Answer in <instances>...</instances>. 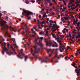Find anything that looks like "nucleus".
Segmentation results:
<instances>
[{"instance_id": "nucleus-1", "label": "nucleus", "mask_w": 80, "mask_h": 80, "mask_svg": "<svg viewBox=\"0 0 80 80\" xmlns=\"http://www.w3.org/2000/svg\"><path fill=\"white\" fill-rule=\"evenodd\" d=\"M33 48H34V52L32 50V48H31V53H32V55L35 57L36 58H37L39 56L38 54V53L40 52V50L39 48L37 47V46H33Z\"/></svg>"}, {"instance_id": "nucleus-2", "label": "nucleus", "mask_w": 80, "mask_h": 80, "mask_svg": "<svg viewBox=\"0 0 80 80\" xmlns=\"http://www.w3.org/2000/svg\"><path fill=\"white\" fill-rule=\"evenodd\" d=\"M43 37L40 38L38 37L37 38H36L34 40L35 44H37L40 46H43V44L42 43V41L40 40V39L41 40H43Z\"/></svg>"}, {"instance_id": "nucleus-3", "label": "nucleus", "mask_w": 80, "mask_h": 80, "mask_svg": "<svg viewBox=\"0 0 80 80\" xmlns=\"http://www.w3.org/2000/svg\"><path fill=\"white\" fill-rule=\"evenodd\" d=\"M24 12L25 13L28 20H30V12L28 11L24 10Z\"/></svg>"}, {"instance_id": "nucleus-4", "label": "nucleus", "mask_w": 80, "mask_h": 80, "mask_svg": "<svg viewBox=\"0 0 80 80\" xmlns=\"http://www.w3.org/2000/svg\"><path fill=\"white\" fill-rule=\"evenodd\" d=\"M58 51H55V52H54L55 57H56V58H57V57H58V60H59V59H60V58H61V57H62V55L60 54L58 56Z\"/></svg>"}, {"instance_id": "nucleus-5", "label": "nucleus", "mask_w": 80, "mask_h": 80, "mask_svg": "<svg viewBox=\"0 0 80 80\" xmlns=\"http://www.w3.org/2000/svg\"><path fill=\"white\" fill-rule=\"evenodd\" d=\"M4 44L5 45H4V49H3V50L6 51V53H7V54H8V55H10V53L7 52L8 51V49H7V48H6V47H5V45H7V43L6 42H4Z\"/></svg>"}, {"instance_id": "nucleus-6", "label": "nucleus", "mask_w": 80, "mask_h": 80, "mask_svg": "<svg viewBox=\"0 0 80 80\" xmlns=\"http://www.w3.org/2000/svg\"><path fill=\"white\" fill-rule=\"evenodd\" d=\"M22 51H23V49H21L20 53H19V54L18 55H17L18 57V58H20V59H22V58H21V57L20 56H21V55H20V53L22 52Z\"/></svg>"}, {"instance_id": "nucleus-7", "label": "nucleus", "mask_w": 80, "mask_h": 80, "mask_svg": "<svg viewBox=\"0 0 80 80\" xmlns=\"http://www.w3.org/2000/svg\"><path fill=\"white\" fill-rule=\"evenodd\" d=\"M6 23L7 22L6 21H3L2 20L0 22V24L1 26H3L4 23Z\"/></svg>"}, {"instance_id": "nucleus-8", "label": "nucleus", "mask_w": 80, "mask_h": 80, "mask_svg": "<svg viewBox=\"0 0 80 80\" xmlns=\"http://www.w3.org/2000/svg\"><path fill=\"white\" fill-rule=\"evenodd\" d=\"M45 42L46 43V45L47 46H49V44L48 43V41H47V39L45 38L44 39Z\"/></svg>"}, {"instance_id": "nucleus-9", "label": "nucleus", "mask_w": 80, "mask_h": 80, "mask_svg": "<svg viewBox=\"0 0 80 80\" xmlns=\"http://www.w3.org/2000/svg\"><path fill=\"white\" fill-rule=\"evenodd\" d=\"M54 49H48L47 50V52H48V53H49V52H50V51H54Z\"/></svg>"}, {"instance_id": "nucleus-10", "label": "nucleus", "mask_w": 80, "mask_h": 80, "mask_svg": "<svg viewBox=\"0 0 80 80\" xmlns=\"http://www.w3.org/2000/svg\"><path fill=\"white\" fill-rule=\"evenodd\" d=\"M53 42H52V41H49V47H51V46L53 45Z\"/></svg>"}, {"instance_id": "nucleus-11", "label": "nucleus", "mask_w": 80, "mask_h": 80, "mask_svg": "<svg viewBox=\"0 0 80 80\" xmlns=\"http://www.w3.org/2000/svg\"><path fill=\"white\" fill-rule=\"evenodd\" d=\"M78 22V21L77 20V21H74V22H73V24L74 25H75V23L76 24H78V22Z\"/></svg>"}, {"instance_id": "nucleus-12", "label": "nucleus", "mask_w": 80, "mask_h": 80, "mask_svg": "<svg viewBox=\"0 0 80 80\" xmlns=\"http://www.w3.org/2000/svg\"><path fill=\"white\" fill-rule=\"evenodd\" d=\"M54 43L56 45V47H58V44L57 43V42L53 41Z\"/></svg>"}, {"instance_id": "nucleus-13", "label": "nucleus", "mask_w": 80, "mask_h": 80, "mask_svg": "<svg viewBox=\"0 0 80 80\" xmlns=\"http://www.w3.org/2000/svg\"><path fill=\"white\" fill-rule=\"evenodd\" d=\"M6 35H7L8 36V37H11V36L9 34H8V33H7V32H6Z\"/></svg>"}, {"instance_id": "nucleus-14", "label": "nucleus", "mask_w": 80, "mask_h": 80, "mask_svg": "<svg viewBox=\"0 0 80 80\" xmlns=\"http://www.w3.org/2000/svg\"><path fill=\"white\" fill-rule=\"evenodd\" d=\"M53 26L54 27H55V28H59V27L57 26L56 25L54 24H53Z\"/></svg>"}, {"instance_id": "nucleus-15", "label": "nucleus", "mask_w": 80, "mask_h": 80, "mask_svg": "<svg viewBox=\"0 0 80 80\" xmlns=\"http://www.w3.org/2000/svg\"><path fill=\"white\" fill-rule=\"evenodd\" d=\"M79 73H80V72H79V71H77L76 72V73H77V75L78 76V77H79Z\"/></svg>"}, {"instance_id": "nucleus-16", "label": "nucleus", "mask_w": 80, "mask_h": 80, "mask_svg": "<svg viewBox=\"0 0 80 80\" xmlns=\"http://www.w3.org/2000/svg\"><path fill=\"white\" fill-rule=\"evenodd\" d=\"M43 62H45V63H47V62L44 60H41V63H43Z\"/></svg>"}, {"instance_id": "nucleus-17", "label": "nucleus", "mask_w": 80, "mask_h": 80, "mask_svg": "<svg viewBox=\"0 0 80 80\" xmlns=\"http://www.w3.org/2000/svg\"><path fill=\"white\" fill-rule=\"evenodd\" d=\"M57 42H59V43H62V41L61 40H60V39L59 40H57Z\"/></svg>"}, {"instance_id": "nucleus-18", "label": "nucleus", "mask_w": 80, "mask_h": 80, "mask_svg": "<svg viewBox=\"0 0 80 80\" xmlns=\"http://www.w3.org/2000/svg\"><path fill=\"white\" fill-rule=\"evenodd\" d=\"M46 1H45L44 4H45V6H46V5H47V4H48V2H47Z\"/></svg>"}, {"instance_id": "nucleus-19", "label": "nucleus", "mask_w": 80, "mask_h": 80, "mask_svg": "<svg viewBox=\"0 0 80 80\" xmlns=\"http://www.w3.org/2000/svg\"><path fill=\"white\" fill-rule=\"evenodd\" d=\"M56 40H59L60 39V38H59V37H57L55 39Z\"/></svg>"}, {"instance_id": "nucleus-20", "label": "nucleus", "mask_w": 80, "mask_h": 80, "mask_svg": "<svg viewBox=\"0 0 80 80\" xmlns=\"http://www.w3.org/2000/svg\"><path fill=\"white\" fill-rule=\"evenodd\" d=\"M43 33H44L43 32H41L39 33V34L40 35H43Z\"/></svg>"}, {"instance_id": "nucleus-21", "label": "nucleus", "mask_w": 80, "mask_h": 80, "mask_svg": "<svg viewBox=\"0 0 80 80\" xmlns=\"http://www.w3.org/2000/svg\"><path fill=\"white\" fill-rule=\"evenodd\" d=\"M64 18L65 20H68V18L67 17H65Z\"/></svg>"}, {"instance_id": "nucleus-22", "label": "nucleus", "mask_w": 80, "mask_h": 80, "mask_svg": "<svg viewBox=\"0 0 80 80\" xmlns=\"http://www.w3.org/2000/svg\"><path fill=\"white\" fill-rule=\"evenodd\" d=\"M63 50H64V49H63V48H62V50H60V52H63Z\"/></svg>"}, {"instance_id": "nucleus-23", "label": "nucleus", "mask_w": 80, "mask_h": 80, "mask_svg": "<svg viewBox=\"0 0 80 80\" xmlns=\"http://www.w3.org/2000/svg\"><path fill=\"white\" fill-rule=\"evenodd\" d=\"M8 16H6L5 17V19L6 20H8Z\"/></svg>"}, {"instance_id": "nucleus-24", "label": "nucleus", "mask_w": 80, "mask_h": 80, "mask_svg": "<svg viewBox=\"0 0 80 80\" xmlns=\"http://www.w3.org/2000/svg\"><path fill=\"white\" fill-rule=\"evenodd\" d=\"M72 3V2L71 1H70L68 3V5H71Z\"/></svg>"}, {"instance_id": "nucleus-25", "label": "nucleus", "mask_w": 80, "mask_h": 80, "mask_svg": "<svg viewBox=\"0 0 80 80\" xmlns=\"http://www.w3.org/2000/svg\"><path fill=\"white\" fill-rule=\"evenodd\" d=\"M21 34H22V35H24V34H25V31H23L22 32Z\"/></svg>"}, {"instance_id": "nucleus-26", "label": "nucleus", "mask_w": 80, "mask_h": 80, "mask_svg": "<svg viewBox=\"0 0 80 80\" xmlns=\"http://www.w3.org/2000/svg\"><path fill=\"white\" fill-rule=\"evenodd\" d=\"M45 35L46 36H48V32H46V33L45 34Z\"/></svg>"}, {"instance_id": "nucleus-27", "label": "nucleus", "mask_w": 80, "mask_h": 80, "mask_svg": "<svg viewBox=\"0 0 80 80\" xmlns=\"http://www.w3.org/2000/svg\"><path fill=\"white\" fill-rule=\"evenodd\" d=\"M52 30H54V31H56L57 30H58V29H55V28H54V29H52Z\"/></svg>"}, {"instance_id": "nucleus-28", "label": "nucleus", "mask_w": 80, "mask_h": 80, "mask_svg": "<svg viewBox=\"0 0 80 80\" xmlns=\"http://www.w3.org/2000/svg\"><path fill=\"white\" fill-rule=\"evenodd\" d=\"M31 2H32V3H35V1L31 0Z\"/></svg>"}, {"instance_id": "nucleus-29", "label": "nucleus", "mask_w": 80, "mask_h": 80, "mask_svg": "<svg viewBox=\"0 0 80 80\" xmlns=\"http://www.w3.org/2000/svg\"><path fill=\"white\" fill-rule=\"evenodd\" d=\"M60 37H62V38H64V36L62 35H60Z\"/></svg>"}, {"instance_id": "nucleus-30", "label": "nucleus", "mask_w": 80, "mask_h": 80, "mask_svg": "<svg viewBox=\"0 0 80 80\" xmlns=\"http://www.w3.org/2000/svg\"><path fill=\"white\" fill-rule=\"evenodd\" d=\"M49 22L50 23H53V21L52 20H51L49 21Z\"/></svg>"}, {"instance_id": "nucleus-31", "label": "nucleus", "mask_w": 80, "mask_h": 80, "mask_svg": "<svg viewBox=\"0 0 80 80\" xmlns=\"http://www.w3.org/2000/svg\"><path fill=\"white\" fill-rule=\"evenodd\" d=\"M48 10H49L48 9H47L46 10V13L47 14L48 13Z\"/></svg>"}, {"instance_id": "nucleus-32", "label": "nucleus", "mask_w": 80, "mask_h": 80, "mask_svg": "<svg viewBox=\"0 0 80 80\" xmlns=\"http://www.w3.org/2000/svg\"><path fill=\"white\" fill-rule=\"evenodd\" d=\"M26 3H29V2H28V0H26Z\"/></svg>"}, {"instance_id": "nucleus-33", "label": "nucleus", "mask_w": 80, "mask_h": 80, "mask_svg": "<svg viewBox=\"0 0 80 80\" xmlns=\"http://www.w3.org/2000/svg\"><path fill=\"white\" fill-rule=\"evenodd\" d=\"M52 35L54 38H55V34H52Z\"/></svg>"}, {"instance_id": "nucleus-34", "label": "nucleus", "mask_w": 80, "mask_h": 80, "mask_svg": "<svg viewBox=\"0 0 80 80\" xmlns=\"http://www.w3.org/2000/svg\"><path fill=\"white\" fill-rule=\"evenodd\" d=\"M71 10H75V8L74 7H71Z\"/></svg>"}, {"instance_id": "nucleus-35", "label": "nucleus", "mask_w": 80, "mask_h": 80, "mask_svg": "<svg viewBox=\"0 0 80 80\" xmlns=\"http://www.w3.org/2000/svg\"><path fill=\"white\" fill-rule=\"evenodd\" d=\"M32 33H34V35H37V34H36V32H35V31H33L32 32Z\"/></svg>"}, {"instance_id": "nucleus-36", "label": "nucleus", "mask_w": 80, "mask_h": 80, "mask_svg": "<svg viewBox=\"0 0 80 80\" xmlns=\"http://www.w3.org/2000/svg\"><path fill=\"white\" fill-rule=\"evenodd\" d=\"M43 14L42 17L43 18H45V15L43 14Z\"/></svg>"}, {"instance_id": "nucleus-37", "label": "nucleus", "mask_w": 80, "mask_h": 80, "mask_svg": "<svg viewBox=\"0 0 80 80\" xmlns=\"http://www.w3.org/2000/svg\"><path fill=\"white\" fill-rule=\"evenodd\" d=\"M77 36V37L78 38H80V34L78 35Z\"/></svg>"}, {"instance_id": "nucleus-38", "label": "nucleus", "mask_w": 80, "mask_h": 80, "mask_svg": "<svg viewBox=\"0 0 80 80\" xmlns=\"http://www.w3.org/2000/svg\"><path fill=\"white\" fill-rule=\"evenodd\" d=\"M75 6V5L73 4H72L71 5V7H74Z\"/></svg>"}, {"instance_id": "nucleus-39", "label": "nucleus", "mask_w": 80, "mask_h": 80, "mask_svg": "<svg viewBox=\"0 0 80 80\" xmlns=\"http://www.w3.org/2000/svg\"><path fill=\"white\" fill-rule=\"evenodd\" d=\"M52 47H56V46H55V44H53L52 45Z\"/></svg>"}, {"instance_id": "nucleus-40", "label": "nucleus", "mask_w": 80, "mask_h": 80, "mask_svg": "<svg viewBox=\"0 0 80 80\" xmlns=\"http://www.w3.org/2000/svg\"><path fill=\"white\" fill-rule=\"evenodd\" d=\"M71 65H72V66H73V67H75V65H74V64H73V63H72V64H71Z\"/></svg>"}, {"instance_id": "nucleus-41", "label": "nucleus", "mask_w": 80, "mask_h": 80, "mask_svg": "<svg viewBox=\"0 0 80 80\" xmlns=\"http://www.w3.org/2000/svg\"><path fill=\"white\" fill-rule=\"evenodd\" d=\"M33 28H34V29H35L36 31H37V29L35 27H34Z\"/></svg>"}, {"instance_id": "nucleus-42", "label": "nucleus", "mask_w": 80, "mask_h": 80, "mask_svg": "<svg viewBox=\"0 0 80 80\" xmlns=\"http://www.w3.org/2000/svg\"><path fill=\"white\" fill-rule=\"evenodd\" d=\"M78 55H79V54L78 53H76V56H77Z\"/></svg>"}, {"instance_id": "nucleus-43", "label": "nucleus", "mask_w": 80, "mask_h": 80, "mask_svg": "<svg viewBox=\"0 0 80 80\" xmlns=\"http://www.w3.org/2000/svg\"><path fill=\"white\" fill-rule=\"evenodd\" d=\"M12 41H13V42H15V38H13L12 39Z\"/></svg>"}, {"instance_id": "nucleus-44", "label": "nucleus", "mask_w": 80, "mask_h": 80, "mask_svg": "<svg viewBox=\"0 0 80 80\" xmlns=\"http://www.w3.org/2000/svg\"><path fill=\"white\" fill-rule=\"evenodd\" d=\"M7 45L8 47H9V43L8 42L7 43Z\"/></svg>"}, {"instance_id": "nucleus-45", "label": "nucleus", "mask_w": 80, "mask_h": 80, "mask_svg": "<svg viewBox=\"0 0 80 80\" xmlns=\"http://www.w3.org/2000/svg\"><path fill=\"white\" fill-rule=\"evenodd\" d=\"M52 13L53 15H55V13H54V12H52Z\"/></svg>"}, {"instance_id": "nucleus-46", "label": "nucleus", "mask_w": 80, "mask_h": 80, "mask_svg": "<svg viewBox=\"0 0 80 80\" xmlns=\"http://www.w3.org/2000/svg\"><path fill=\"white\" fill-rule=\"evenodd\" d=\"M50 62H51V63H52V62H53V60H50Z\"/></svg>"}, {"instance_id": "nucleus-47", "label": "nucleus", "mask_w": 80, "mask_h": 80, "mask_svg": "<svg viewBox=\"0 0 80 80\" xmlns=\"http://www.w3.org/2000/svg\"><path fill=\"white\" fill-rule=\"evenodd\" d=\"M63 3H64V5H67V3H65V2H63Z\"/></svg>"}, {"instance_id": "nucleus-48", "label": "nucleus", "mask_w": 80, "mask_h": 80, "mask_svg": "<svg viewBox=\"0 0 80 80\" xmlns=\"http://www.w3.org/2000/svg\"><path fill=\"white\" fill-rule=\"evenodd\" d=\"M76 6H80V4H76Z\"/></svg>"}, {"instance_id": "nucleus-49", "label": "nucleus", "mask_w": 80, "mask_h": 80, "mask_svg": "<svg viewBox=\"0 0 80 80\" xmlns=\"http://www.w3.org/2000/svg\"><path fill=\"white\" fill-rule=\"evenodd\" d=\"M42 12H43V11L42 10H41V11H40V13H41L42 14H43Z\"/></svg>"}, {"instance_id": "nucleus-50", "label": "nucleus", "mask_w": 80, "mask_h": 80, "mask_svg": "<svg viewBox=\"0 0 80 80\" xmlns=\"http://www.w3.org/2000/svg\"><path fill=\"white\" fill-rule=\"evenodd\" d=\"M45 23V22L44 21H43L42 22V23L44 24V23Z\"/></svg>"}, {"instance_id": "nucleus-51", "label": "nucleus", "mask_w": 80, "mask_h": 80, "mask_svg": "<svg viewBox=\"0 0 80 80\" xmlns=\"http://www.w3.org/2000/svg\"><path fill=\"white\" fill-rule=\"evenodd\" d=\"M66 32H68V29H66Z\"/></svg>"}, {"instance_id": "nucleus-52", "label": "nucleus", "mask_w": 80, "mask_h": 80, "mask_svg": "<svg viewBox=\"0 0 80 80\" xmlns=\"http://www.w3.org/2000/svg\"><path fill=\"white\" fill-rule=\"evenodd\" d=\"M71 1L72 2V3H74V0H71Z\"/></svg>"}, {"instance_id": "nucleus-53", "label": "nucleus", "mask_w": 80, "mask_h": 80, "mask_svg": "<svg viewBox=\"0 0 80 80\" xmlns=\"http://www.w3.org/2000/svg\"><path fill=\"white\" fill-rule=\"evenodd\" d=\"M31 30L32 32H33V28L31 29Z\"/></svg>"}, {"instance_id": "nucleus-54", "label": "nucleus", "mask_w": 80, "mask_h": 80, "mask_svg": "<svg viewBox=\"0 0 80 80\" xmlns=\"http://www.w3.org/2000/svg\"><path fill=\"white\" fill-rule=\"evenodd\" d=\"M64 20V19H63V18H61V20H62V21H63Z\"/></svg>"}, {"instance_id": "nucleus-55", "label": "nucleus", "mask_w": 80, "mask_h": 80, "mask_svg": "<svg viewBox=\"0 0 80 80\" xmlns=\"http://www.w3.org/2000/svg\"><path fill=\"white\" fill-rule=\"evenodd\" d=\"M52 28L53 29L55 28V27H54V26H52Z\"/></svg>"}, {"instance_id": "nucleus-56", "label": "nucleus", "mask_w": 80, "mask_h": 80, "mask_svg": "<svg viewBox=\"0 0 80 80\" xmlns=\"http://www.w3.org/2000/svg\"><path fill=\"white\" fill-rule=\"evenodd\" d=\"M59 45H61V46L63 45V44H62V43H59Z\"/></svg>"}, {"instance_id": "nucleus-57", "label": "nucleus", "mask_w": 80, "mask_h": 80, "mask_svg": "<svg viewBox=\"0 0 80 80\" xmlns=\"http://www.w3.org/2000/svg\"><path fill=\"white\" fill-rule=\"evenodd\" d=\"M69 37H72V36H71V34L70 33H69Z\"/></svg>"}, {"instance_id": "nucleus-58", "label": "nucleus", "mask_w": 80, "mask_h": 80, "mask_svg": "<svg viewBox=\"0 0 80 80\" xmlns=\"http://www.w3.org/2000/svg\"><path fill=\"white\" fill-rule=\"evenodd\" d=\"M33 12H30V14H31V15H33Z\"/></svg>"}, {"instance_id": "nucleus-59", "label": "nucleus", "mask_w": 80, "mask_h": 80, "mask_svg": "<svg viewBox=\"0 0 80 80\" xmlns=\"http://www.w3.org/2000/svg\"><path fill=\"white\" fill-rule=\"evenodd\" d=\"M2 53L3 55H4V51H2Z\"/></svg>"}, {"instance_id": "nucleus-60", "label": "nucleus", "mask_w": 80, "mask_h": 80, "mask_svg": "<svg viewBox=\"0 0 80 80\" xmlns=\"http://www.w3.org/2000/svg\"><path fill=\"white\" fill-rule=\"evenodd\" d=\"M52 3H50L49 4L50 6H52Z\"/></svg>"}, {"instance_id": "nucleus-61", "label": "nucleus", "mask_w": 80, "mask_h": 80, "mask_svg": "<svg viewBox=\"0 0 80 80\" xmlns=\"http://www.w3.org/2000/svg\"><path fill=\"white\" fill-rule=\"evenodd\" d=\"M52 56V54H49V57H51Z\"/></svg>"}, {"instance_id": "nucleus-62", "label": "nucleus", "mask_w": 80, "mask_h": 80, "mask_svg": "<svg viewBox=\"0 0 80 80\" xmlns=\"http://www.w3.org/2000/svg\"><path fill=\"white\" fill-rule=\"evenodd\" d=\"M12 49L13 51H15V49L13 48H12Z\"/></svg>"}, {"instance_id": "nucleus-63", "label": "nucleus", "mask_w": 80, "mask_h": 80, "mask_svg": "<svg viewBox=\"0 0 80 80\" xmlns=\"http://www.w3.org/2000/svg\"><path fill=\"white\" fill-rule=\"evenodd\" d=\"M27 45H24V47H25V48H26V47H27Z\"/></svg>"}, {"instance_id": "nucleus-64", "label": "nucleus", "mask_w": 80, "mask_h": 80, "mask_svg": "<svg viewBox=\"0 0 80 80\" xmlns=\"http://www.w3.org/2000/svg\"><path fill=\"white\" fill-rule=\"evenodd\" d=\"M27 59V57H25V60H26V59Z\"/></svg>"}]
</instances>
